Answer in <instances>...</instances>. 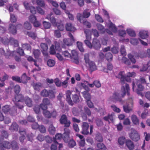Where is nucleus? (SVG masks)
I'll use <instances>...</instances> for the list:
<instances>
[{"label": "nucleus", "instance_id": "41", "mask_svg": "<svg viewBox=\"0 0 150 150\" xmlns=\"http://www.w3.org/2000/svg\"><path fill=\"white\" fill-rule=\"evenodd\" d=\"M19 133L21 135H22L20 138V140L21 142H23L25 138V135H26L25 130H23L22 131L21 130H20Z\"/></svg>", "mask_w": 150, "mask_h": 150}, {"label": "nucleus", "instance_id": "27", "mask_svg": "<svg viewBox=\"0 0 150 150\" xmlns=\"http://www.w3.org/2000/svg\"><path fill=\"white\" fill-rule=\"evenodd\" d=\"M114 117V114L112 113L110 115L109 114L108 116L104 117V120L108 122L109 123L111 122H113Z\"/></svg>", "mask_w": 150, "mask_h": 150}, {"label": "nucleus", "instance_id": "51", "mask_svg": "<svg viewBox=\"0 0 150 150\" xmlns=\"http://www.w3.org/2000/svg\"><path fill=\"white\" fill-rule=\"evenodd\" d=\"M43 25L45 29L50 28L51 26V24L50 23L46 21L43 22Z\"/></svg>", "mask_w": 150, "mask_h": 150}, {"label": "nucleus", "instance_id": "17", "mask_svg": "<svg viewBox=\"0 0 150 150\" xmlns=\"http://www.w3.org/2000/svg\"><path fill=\"white\" fill-rule=\"evenodd\" d=\"M148 35V32L146 30H142L139 31V38L143 39H146Z\"/></svg>", "mask_w": 150, "mask_h": 150}, {"label": "nucleus", "instance_id": "31", "mask_svg": "<svg viewBox=\"0 0 150 150\" xmlns=\"http://www.w3.org/2000/svg\"><path fill=\"white\" fill-rule=\"evenodd\" d=\"M132 121L133 123L136 125L139 124V120L137 117L134 115H132L131 117Z\"/></svg>", "mask_w": 150, "mask_h": 150}, {"label": "nucleus", "instance_id": "25", "mask_svg": "<svg viewBox=\"0 0 150 150\" xmlns=\"http://www.w3.org/2000/svg\"><path fill=\"white\" fill-rule=\"evenodd\" d=\"M71 53L73 56L72 59L73 61L76 64H78L79 63L78 54L75 50L71 51Z\"/></svg>", "mask_w": 150, "mask_h": 150}, {"label": "nucleus", "instance_id": "64", "mask_svg": "<svg viewBox=\"0 0 150 150\" xmlns=\"http://www.w3.org/2000/svg\"><path fill=\"white\" fill-rule=\"evenodd\" d=\"M128 57L130 60L131 62L133 63H135L136 61L134 58V56H132L131 54H129L128 55Z\"/></svg>", "mask_w": 150, "mask_h": 150}, {"label": "nucleus", "instance_id": "4", "mask_svg": "<svg viewBox=\"0 0 150 150\" xmlns=\"http://www.w3.org/2000/svg\"><path fill=\"white\" fill-rule=\"evenodd\" d=\"M20 90V86L18 85H16L14 88V91L16 95L15 97V100H13L15 105L19 109H22L23 106L22 105L20 104L19 102H23V97L20 94H18Z\"/></svg>", "mask_w": 150, "mask_h": 150}, {"label": "nucleus", "instance_id": "7", "mask_svg": "<svg viewBox=\"0 0 150 150\" xmlns=\"http://www.w3.org/2000/svg\"><path fill=\"white\" fill-rule=\"evenodd\" d=\"M12 147L13 150H17L18 149V146L17 143L15 142H12L11 144L8 142H4L2 143L0 140V148L2 150H4V148L10 149Z\"/></svg>", "mask_w": 150, "mask_h": 150}, {"label": "nucleus", "instance_id": "63", "mask_svg": "<svg viewBox=\"0 0 150 150\" xmlns=\"http://www.w3.org/2000/svg\"><path fill=\"white\" fill-rule=\"evenodd\" d=\"M122 62L127 65H129L130 64V62L129 60L125 57H122Z\"/></svg>", "mask_w": 150, "mask_h": 150}, {"label": "nucleus", "instance_id": "24", "mask_svg": "<svg viewBox=\"0 0 150 150\" xmlns=\"http://www.w3.org/2000/svg\"><path fill=\"white\" fill-rule=\"evenodd\" d=\"M71 93V92L70 90H68L66 91V95L67 101L69 105H73V103L70 96Z\"/></svg>", "mask_w": 150, "mask_h": 150}, {"label": "nucleus", "instance_id": "21", "mask_svg": "<svg viewBox=\"0 0 150 150\" xmlns=\"http://www.w3.org/2000/svg\"><path fill=\"white\" fill-rule=\"evenodd\" d=\"M41 108L43 110V114L47 118H50L51 116V114L46 110L47 107L45 105H41Z\"/></svg>", "mask_w": 150, "mask_h": 150}, {"label": "nucleus", "instance_id": "23", "mask_svg": "<svg viewBox=\"0 0 150 150\" xmlns=\"http://www.w3.org/2000/svg\"><path fill=\"white\" fill-rule=\"evenodd\" d=\"M81 18H82L81 14L79 13L77 14V18L78 20L81 23H83L84 25L86 26L88 28H90L91 26V24L88 21H85V20H81Z\"/></svg>", "mask_w": 150, "mask_h": 150}, {"label": "nucleus", "instance_id": "1", "mask_svg": "<svg viewBox=\"0 0 150 150\" xmlns=\"http://www.w3.org/2000/svg\"><path fill=\"white\" fill-rule=\"evenodd\" d=\"M126 93L128 96L130 94L129 86L127 83H125L122 86L120 93L117 92H115L110 97L109 100L115 102L117 101L121 102L122 100L121 98L123 97Z\"/></svg>", "mask_w": 150, "mask_h": 150}, {"label": "nucleus", "instance_id": "40", "mask_svg": "<svg viewBox=\"0 0 150 150\" xmlns=\"http://www.w3.org/2000/svg\"><path fill=\"white\" fill-rule=\"evenodd\" d=\"M33 86L35 90L39 91L42 86V85L39 83H34Z\"/></svg>", "mask_w": 150, "mask_h": 150}, {"label": "nucleus", "instance_id": "48", "mask_svg": "<svg viewBox=\"0 0 150 150\" xmlns=\"http://www.w3.org/2000/svg\"><path fill=\"white\" fill-rule=\"evenodd\" d=\"M125 142V138L123 137H120L118 139V142L120 145H122Z\"/></svg>", "mask_w": 150, "mask_h": 150}, {"label": "nucleus", "instance_id": "62", "mask_svg": "<svg viewBox=\"0 0 150 150\" xmlns=\"http://www.w3.org/2000/svg\"><path fill=\"white\" fill-rule=\"evenodd\" d=\"M75 142L73 139L70 140L68 144V146L69 147H72L75 146Z\"/></svg>", "mask_w": 150, "mask_h": 150}, {"label": "nucleus", "instance_id": "56", "mask_svg": "<svg viewBox=\"0 0 150 150\" xmlns=\"http://www.w3.org/2000/svg\"><path fill=\"white\" fill-rule=\"evenodd\" d=\"M43 104L40 105V107L41 108V105H47L50 103V100L47 98H44L43 100Z\"/></svg>", "mask_w": 150, "mask_h": 150}, {"label": "nucleus", "instance_id": "38", "mask_svg": "<svg viewBox=\"0 0 150 150\" xmlns=\"http://www.w3.org/2000/svg\"><path fill=\"white\" fill-rule=\"evenodd\" d=\"M90 12L88 11V10H85L84 11L83 15H81V16L82 17V18H81V20H84V18H88V17L90 16Z\"/></svg>", "mask_w": 150, "mask_h": 150}, {"label": "nucleus", "instance_id": "52", "mask_svg": "<svg viewBox=\"0 0 150 150\" xmlns=\"http://www.w3.org/2000/svg\"><path fill=\"white\" fill-rule=\"evenodd\" d=\"M33 53L35 58H38L40 54V52L39 50H34Z\"/></svg>", "mask_w": 150, "mask_h": 150}, {"label": "nucleus", "instance_id": "59", "mask_svg": "<svg viewBox=\"0 0 150 150\" xmlns=\"http://www.w3.org/2000/svg\"><path fill=\"white\" fill-rule=\"evenodd\" d=\"M22 47L24 50H30V46L28 44H23Z\"/></svg>", "mask_w": 150, "mask_h": 150}, {"label": "nucleus", "instance_id": "39", "mask_svg": "<svg viewBox=\"0 0 150 150\" xmlns=\"http://www.w3.org/2000/svg\"><path fill=\"white\" fill-rule=\"evenodd\" d=\"M30 78L29 77H27L25 73L23 74L22 75L21 80V82L25 83L27 82L28 80H29Z\"/></svg>", "mask_w": 150, "mask_h": 150}, {"label": "nucleus", "instance_id": "11", "mask_svg": "<svg viewBox=\"0 0 150 150\" xmlns=\"http://www.w3.org/2000/svg\"><path fill=\"white\" fill-rule=\"evenodd\" d=\"M131 132L129 134V136L130 139L135 142L137 141L140 139V135L136 130L134 129H131Z\"/></svg>", "mask_w": 150, "mask_h": 150}, {"label": "nucleus", "instance_id": "22", "mask_svg": "<svg viewBox=\"0 0 150 150\" xmlns=\"http://www.w3.org/2000/svg\"><path fill=\"white\" fill-rule=\"evenodd\" d=\"M22 27V25L21 24L18 25L16 27L12 24H10L9 25V30L11 33L14 34L16 33V29H17L18 27L21 28Z\"/></svg>", "mask_w": 150, "mask_h": 150}, {"label": "nucleus", "instance_id": "13", "mask_svg": "<svg viewBox=\"0 0 150 150\" xmlns=\"http://www.w3.org/2000/svg\"><path fill=\"white\" fill-rule=\"evenodd\" d=\"M81 85L86 91L82 93L83 97L86 100H90L91 99V96L88 92L89 91V88L84 83H81Z\"/></svg>", "mask_w": 150, "mask_h": 150}, {"label": "nucleus", "instance_id": "8", "mask_svg": "<svg viewBox=\"0 0 150 150\" xmlns=\"http://www.w3.org/2000/svg\"><path fill=\"white\" fill-rule=\"evenodd\" d=\"M69 36L70 38H64L63 39V44L62 47L65 48L66 46H69L72 44L73 42L74 41V40L72 35L71 33H69Z\"/></svg>", "mask_w": 150, "mask_h": 150}, {"label": "nucleus", "instance_id": "55", "mask_svg": "<svg viewBox=\"0 0 150 150\" xmlns=\"http://www.w3.org/2000/svg\"><path fill=\"white\" fill-rule=\"evenodd\" d=\"M54 82L56 85L58 87H60L62 86V82L60 80L57 78L54 80Z\"/></svg>", "mask_w": 150, "mask_h": 150}, {"label": "nucleus", "instance_id": "18", "mask_svg": "<svg viewBox=\"0 0 150 150\" xmlns=\"http://www.w3.org/2000/svg\"><path fill=\"white\" fill-rule=\"evenodd\" d=\"M89 125L86 122H83L82 125V133L83 134L86 135L88 134V128Z\"/></svg>", "mask_w": 150, "mask_h": 150}, {"label": "nucleus", "instance_id": "20", "mask_svg": "<svg viewBox=\"0 0 150 150\" xmlns=\"http://www.w3.org/2000/svg\"><path fill=\"white\" fill-rule=\"evenodd\" d=\"M60 122L62 124H64L65 126L69 127L70 125V122L67 119L66 115H63L62 116L60 119Z\"/></svg>", "mask_w": 150, "mask_h": 150}, {"label": "nucleus", "instance_id": "28", "mask_svg": "<svg viewBox=\"0 0 150 150\" xmlns=\"http://www.w3.org/2000/svg\"><path fill=\"white\" fill-rule=\"evenodd\" d=\"M126 144L128 148L130 150H133L134 149V145L133 142L130 139L127 140Z\"/></svg>", "mask_w": 150, "mask_h": 150}, {"label": "nucleus", "instance_id": "3", "mask_svg": "<svg viewBox=\"0 0 150 150\" xmlns=\"http://www.w3.org/2000/svg\"><path fill=\"white\" fill-rule=\"evenodd\" d=\"M86 34V39L85 40V43L86 45L90 48L93 47L94 48L98 49L100 48L101 45L99 41L96 39H94L92 42V45L90 42L91 40V32L88 30H86L84 31Z\"/></svg>", "mask_w": 150, "mask_h": 150}, {"label": "nucleus", "instance_id": "32", "mask_svg": "<svg viewBox=\"0 0 150 150\" xmlns=\"http://www.w3.org/2000/svg\"><path fill=\"white\" fill-rule=\"evenodd\" d=\"M66 29L68 31H74L75 30V28L70 23H67L66 24Z\"/></svg>", "mask_w": 150, "mask_h": 150}, {"label": "nucleus", "instance_id": "34", "mask_svg": "<svg viewBox=\"0 0 150 150\" xmlns=\"http://www.w3.org/2000/svg\"><path fill=\"white\" fill-rule=\"evenodd\" d=\"M76 136L78 137L81 139V141L79 142V145L80 147H83L85 144V141L82 135L77 134Z\"/></svg>", "mask_w": 150, "mask_h": 150}, {"label": "nucleus", "instance_id": "46", "mask_svg": "<svg viewBox=\"0 0 150 150\" xmlns=\"http://www.w3.org/2000/svg\"><path fill=\"white\" fill-rule=\"evenodd\" d=\"M139 41V39H137L135 38H132L130 40V42L133 45H136L138 44Z\"/></svg>", "mask_w": 150, "mask_h": 150}, {"label": "nucleus", "instance_id": "60", "mask_svg": "<svg viewBox=\"0 0 150 150\" xmlns=\"http://www.w3.org/2000/svg\"><path fill=\"white\" fill-rule=\"evenodd\" d=\"M10 20L11 21L12 23H15L16 21V18L15 16L12 14L10 13Z\"/></svg>", "mask_w": 150, "mask_h": 150}, {"label": "nucleus", "instance_id": "30", "mask_svg": "<svg viewBox=\"0 0 150 150\" xmlns=\"http://www.w3.org/2000/svg\"><path fill=\"white\" fill-rule=\"evenodd\" d=\"M32 2L33 4H36L38 5L43 7L45 6V4L43 0H32Z\"/></svg>", "mask_w": 150, "mask_h": 150}, {"label": "nucleus", "instance_id": "45", "mask_svg": "<svg viewBox=\"0 0 150 150\" xmlns=\"http://www.w3.org/2000/svg\"><path fill=\"white\" fill-rule=\"evenodd\" d=\"M56 92L55 90H50L48 92V96L50 98H54Z\"/></svg>", "mask_w": 150, "mask_h": 150}, {"label": "nucleus", "instance_id": "26", "mask_svg": "<svg viewBox=\"0 0 150 150\" xmlns=\"http://www.w3.org/2000/svg\"><path fill=\"white\" fill-rule=\"evenodd\" d=\"M43 54L45 56H47L48 54L47 50L48 47L46 44L42 43L40 45Z\"/></svg>", "mask_w": 150, "mask_h": 150}, {"label": "nucleus", "instance_id": "54", "mask_svg": "<svg viewBox=\"0 0 150 150\" xmlns=\"http://www.w3.org/2000/svg\"><path fill=\"white\" fill-rule=\"evenodd\" d=\"M118 33L119 35L122 37H124L126 35V31L124 30H120L118 31Z\"/></svg>", "mask_w": 150, "mask_h": 150}, {"label": "nucleus", "instance_id": "44", "mask_svg": "<svg viewBox=\"0 0 150 150\" xmlns=\"http://www.w3.org/2000/svg\"><path fill=\"white\" fill-rule=\"evenodd\" d=\"M69 79V77H67L66 78V79L62 82V86L64 88H66L68 85V81Z\"/></svg>", "mask_w": 150, "mask_h": 150}, {"label": "nucleus", "instance_id": "19", "mask_svg": "<svg viewBox=\"0 0 150 150\" xmlns=\"http://www.w3.org/2000/svg\"><path fill=\"white\" fill-rule=\"evenodd\" d=\"M97 27L98 30L100 31L102 33H105L106 32L109 34L111 35H112V33L111 31L108 29H105L104 27L100 24H97Z\"/></svg>", "mask_w": 150, "mask_h": 150}, {"label": "nucleus", "instance_id": "35", "mask_svg": "<svg viewBox=\"0 0 150 150\" xmlns=\"http://www.w3.org/2000/svg\"><path fill=\"white\" fill-rule=\"evenodd\" d=\"M27 59H28V61H30V62H32V61L34 62H35L34 64H35V65L37 67V68H35L32 71L33 72H34L36 70L38 71H39L41 69L40 68V67H39L38 66V65L37 64L36 62H35V61L34 60L33 58L32 57L29 56L27 58Z\"/></svg>", "mask_w": 150, "mask_h": 150}, {"label": "nucleus", "instance_id": "57", "mask_svg": "<svg viewBox=\"0 0 150 150\" xmlns=\"http://www.w3.org/2000/svg\"><path fill=\"white\" fill-rule=\"evenodd\" d=\"M48 92L46 89H44L41 92V95L43 97H47L48 96Z\"/></svg>", "mask_w": 150, "mask_h": 150}, {"label": "nucleus", "instance_id": "10", "mask_svg": "<svg viewBox=\"0 0 150 150\" xmlns=\"http://www.w3.org/2000/svg\"><path fill=\"white\" fill-rule=\"evenodd\" d=\"M0 40L2 43L5 44H7L8 42L9 43L13 45L15 47H17L18 45V41L13 38H11L10 40H9L6 37H4L3 38H1L0 37Z\"/></svg>", "mask_w": 150, "mask_h": 150}, {"label": "nucleus", "instance_id": "36", "mask_svg": "<svg viewBox=\"0 0 150 150\" xmlns=\"http://www.w3.org/2000/svg\"><path fill=\"white\" fill-rule=\"evenodd\" d=\"M128 34L130 36L134 37L136 36L135 32L133 29L131 28H128L126 30Z\"/></svg>", "mask_w": 150, "mask_h": 150}, {"label": "nucleus", "instance_id": "6", "mask_svg": "<svg viewBox=\"0 0 150 150\" xmlns=\"http://www.w3.org/2000/svg\"><path fill=\"white\" fill-rule=\"evenodd\" d=\"M64 132L62 136L60 133H57L55 135V138H54V142L58 143L57 140H60L62 138L64 142L68 143L70 138L69 137V130L68 129L65 128L64 129Z\"/></svg>", "mask_w": 150, "mask_h": 150}, {"label": "nucleus", "instance_id": "47", "mask_svg": "<svg viewBox=\"0 0 150 150\" xmlns=\"http://www.w3.org/2000/svg\"><path fill=\"white\" fill-rule=\"evenodd\" d=\"M18 125H17V124L15 122H14L12 123L10 128V129L11 131L14 130L17 131L18 130Z\"/></svg>", "mask_w": 150, "mask_h": 150}, {"label": "nucleus", "instance_id": "43", "mask_svg": "<svg viewBox=\"0 0 150 150\" xmlns=\"http://www.w3.org/2000/svg\"><path fill=\"white\" fill-rule=\"evenodd\" d=\"M55 63V61L54 60L52 59H49L47 61V64L49 67H52L54 65Z\"/></svg>", "mask_w": 150, "mask_h": 150}, {"label": "nucleus", "instance_id": "37", "mask_svg": "<svg viewBox=\"0 0 150 150\" xmlns=\"http://www.w3.org/2000/svg\"><path fill=\"white\" fill-rule=\"evenodd\" d=\"M150 70V65L147 63L146 64H145L144 65L143 67L141 68L140 71H149Z\"/></svg>", "mask_w": 150, "mask_h": 150}, {"label": "nucleus", "instance_id": "15", "mask_svg": "<svg viewBox=\"0 0 150 150\" xmlns=\"http://www.w3.org/2000/svg\"><path fill=\"white\" fill-rule=\"evenodd\" d=\"M25 8L27 10L29 9L30 12L33 14H35L36 13V10L35 7L30 6V3L27 1H25L23 3Z\"/></svg>", "mask_w": 150, "mask_h": 150}, {"label": "nucleus", "instance_id": "12", "mask_svg": "<svg viewBox=\"0 0 150 150\" xmlns=\"http://www.w3.org/2000/svg\"><path fill=\"white\" fill-rule=\"evenodd\" d=\"M133 108V100L132 98L129 99L128 103L123 106V109L125 112L129 113L132 111Z\"/></svg>", "mask_w": 150, "mask_h": 150}, {"label": "nucleus", "instance_id": "58", "mask_svg": "<svg viewBox=\"0 0 150 150\" xmlns=\"http://www.w3.org/2000/svg\"><path fill=\"white\" fill-rule=\"evenodd\" d=\"M111 108L114 111L117 112H119L120 111V108L117 107V106L114 105L111 106Z\"/></svg>", "mask_w": 150, "mask_h": 150}, {"label": "nucleus", "instance_id": "61", "mask_svg": "<svg viewBox=\"0 0 150 150\" xmlns=\"http://www.w3.org/2000/svg\"><path fill=\"white\" fill-rule=\"evenodd\" d=\"M27 34L29 37H31L33 39H35L36 38V35L34 33L28 32L27 33Z\"/></svg>", "mask_w": 150, "mask_h": 150}, {"label": "nucleus", "instance_id": "5", "mask_svg": "<svg viewBox=\"0 0 150 150\" xmlns=\"http://www.w3.org/2000/svg\"><path fill=\"white\" fill-rule=\"evenodd\" d=\"M136 75L135 73L134 72H128L126 75L125 74L124 71L120 72L117 76H115L116 77L120 79L122 81H126L127 82H130L131 81L130 77H134Z\"/></svg>", "mask_w": 150, "mask_h": 150}, {"label": "nucleus", "instance_id": "14", "mask_svg": "<svg viewBox=\"0 0 150 150\" xmlns=\"http://www.w3.org/2000/svg\"><path fill=\"white\" fill-rule=\"evenodd\" d=\"M72 112L74 115L77 116L80 113L81 114L82 118L83 120H85L87 119V117L86 115L84 113H81L82 111L80 109H79V110L78 108H73L72 109Z\"/></svg>", "mask_w": 150, "mask_h": 150}, {"label": "nucleus", "instance_id": "42", "mask_svg": "<svg viewBox=\"0 0 150 150\" xmlns=\"http://www.w3.org/2000/svg\"><path fill=\"white\" fill-rule=\"evenodd\" d=\"M48 131L50 134H54L55 132V128L51 124L49 127Z\"/></svg>", "mask_w": 150, "mask_h": 150}, {"label": "nucleus", "instance_id": "49", "mask_svg": "<svg viewBox=\"0 0 150 150\" xmlns=\"http://www.w3.org/2000/svg\"><path fill=\"white\" fill-rule=\"evenodd\" d=\"M77 46L79 50L81 52L84 51V49L83 47L82 43L79 42H77Z\"/></svg>", "mask_w": 150, "mask_h": 150}, {"label": "nucleus", "instance_id": "16", "mask_svg": "<svg viewBox=\"0 0 150 150\" xmlns=\"http://www.w3.org/2000/svg\"><path fill=\"white\" fill-rule=\"evenodd\" d=\"M52 13H50L47 15L46 16V18L50 20L52 24L54 26H57L59 24V22L56 20L55 18L53 16H52Z\"/></svg>", "mask_w": 150, "mask_h": 150}, {"label": "nucleus", "instance_id": "33", "mask_svg": "<svg viewBox=\"0 0 150 150\" xmlns=\"http://www.w3.org/2000/svg\"><path fill=\"white\" fill-rule=\"evenodd\" d=\"M25 104L28 107H30L32 105V101L31 99L28 97H25L24 98Z\"/></svg>", "mask_w": 150, "mask_h": 150}, {"label": "nucleus", "instance_id": "9", "mask_svg": "<svg viewBox=\"0 0 150 150\" xmlns=\"http://www.w3.org/2000/svg\"><path fill=\"white\" fill-rule=\"evenodd\" d=\"M84 59L86 66L89 67L91 71H93L96 69V66L94 62L89 61L88 54L85 55Z\"/></svg>", "mask_w": 150, "mask_h": 150}, {"label": "nucleus", "instance_id": "53", "mask_svg": "<svg viewBox=\"0 0 150 150\" xmlns=\"http://www.w3.org/2000/svg\"><path fill=\"white\" fill-rule=\"evenodd\" d=\"M72 99L73 101L76 103H78L79 101V99L78 96L76 94H75L73 96Z\"/></svg>", "mask_w": 150, "mask_h": 150}, {"label": "nucleus", "instance_id": "2", "mask_svg": "<svg viewBox=\"0 0 150 150\" xmlns=\"http://www.w3.org/2000/svg\"><path fill=\"white\" fill-rule=\"evenodd\" d=\"M146 83L145 79L143 77L141 78L139 80H135L132 83L133 91L136 92L139 95L143 96V95L142 91L144 88L142 84Z\"/></svg>", "mask_w": 150, "mask_h": 150}, {"label": "nucleus", "instance_id": "50", "mask_svg": "<svg viewBox=\"0 0 150 150\" xmlns=\"http://www.w3.org/2000/svg\"><path fill=\"white\" fill-rule=\"evenodd\" d=\"M97 146L98 148L103 150H105L106 149V147L101 142L97 144Z\"/></svg>", "mask_w": 150, "mask_h": 150}, {"label": "nucleus", "instance_id": "29", "mask_svg": "<svg viewBox=\"0 0 150 150\" xmlns=\"http://www.w3.org/2000/svg\"><path fill=\"white\" fill-rule=\"evenodd\" d=\"M107 26L109 27L113 32L116 33L117 31V28L114 24L110 22L107 25Z\"/></svg>", "mask_w": 150, "mask_h": 150}]
</instances>
